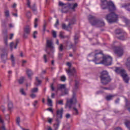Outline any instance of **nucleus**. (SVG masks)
I'll list each match as a JSON object with an SVG mask.
<instances>
[{"instance_id":"f257e3e1","label":"nucleus","mask_w":130,"mask_h":130,"mask_svg":"<svg viewBox=\"0 0 130 130\" xmlns=\"http://www.w3.org/2000/svg\"><path fill=\"white\" fill-rule=\"evenodd\" d=\"M102 10H109V12H114L116 11V7L112 2H108L107 0L102 1L101 5Z\"/></svg>"},{"instance_id":"f03ea898","label":"nucleus","mask_w":130,"mask_h":130,"mask_svg":"<svg viewBox=\"0 0 130 130\" xmlns=\"http://www.w3.org/2000/svg\"><path fill=\"white\" fill-rule=\"evenodd\" d=\"M88 21L92 26H96V27H104L105 26V22L103 20L98 19L91 15L88 16Z\"/></svg>"},{"instance_id":"7ed1b4c3","label":"nucleus","mask_w":130,"mask_h":130,"mask_svg":"<svg viewBox=\"0 0 130 130\" xmlns=\"http://www.w3.org/2000/svg\"><path fill=\"white\" fill-rule=\"evenodd\" d=\"M100 78L101 79V82L103 85H107L108 83L111 82L110 76H109V74L106 71H103L101 72Z\"/></svg>"},{"instance_id":"20e7f679","label":"nucleus","mask_w":130,"mask_h":130,"mask_svg":"<svg viewBox=\"0 0 130 130\" xmlns=\"http://www.w3.org/2000/svg\"><path fill=\"white\" fill-rule=\"evenodd\" d=\"M105 19L109 24L116 23L118 21V15L115 14L114 12H111L106 15Z\"/></svg>"},{"instance_id":"39448f33","label":"nucleus","mask_w":130,"mask_h":130,"mask_svg":"<svg viewBox=\"0 0 130 130\" xmlns=\"http://www.w3.org/2000/svg\"><path fill=\"white\" fill-rule=\"evenodd\" d=\"M116 74L121 75V76L123 78V80L126 84H128V81H129V77L126 74L124 69H122L120 67H116L115 70Z\"/></svg>"},{"instance_id":"423d86ee","label":"nucleus","mask_w":130,"mask_h":130,"mask_svg":"<svg viewBox=\"0 0 130 130\" xmlns=\"http://www.w3.org/2000/svg\"><path fill=\"white\" fill-rule=\"evenodd\" d=\"M62 114H63V109L61 108L60 109L57 110L56 111V123L54 124V128L55 130L58 129V127L59 126V123L60 121L59 119L62 118Z\"/></svg>"},{"instance_id":"0eeeda50","label":"nucleus","mask_w":130,"mask_h":130,"mask_svg":"<svg viewBox=\"0 0 130 130\" xmlns=\"http://www.w3.org/2000/svg\"><path fill=\"white\" fill-rule=\"evenodd\" d=\"M77 102V98L76 97V93H74L73 97L70 100L67 101L66 106H68L69 109H71L72 107H73V105H76Z\"/></svg>"},{"instance_id":"6e6552de","label":"nucleus","mask_w":130,"mask_h":130,"mask_svg":"<svg viewBox=\"0 0 130 130\" xmlns=\"http://www.w3.org/2000/svg\"><path fill=\"white\" fill-rule=\"evenodd\" d=\"M102 63V64H105V66H110L112 63V58L108 55L104 56Z\"/></svg>"},{"instance_id":"1a4fd4ad","label":"nucleus","mask_w":130,"mask_h":130,"mask_svg":"<svg viewBox=\"0 0 130 130\" xmlns=\"http://www.w3.org/2000/svg\"><path fill=\"white\" fill-rule=\"evenodd\" d=\"M101 53H102V51L95 54L94 58L93 60V61L95 62V64H102V58H103V57L100 55Z\"/></svg>"},{"instance_id":"9d476101","label":"nucleus","mask_w":130,"mask_h":130,"mask_svg":"<svg viewBox=\"0 0 130 130\" xmlns=\"http://www.w3.org/2000/svg\"><path fill=\"white\" fill-rule=\"evenodd\" d=\"M114 52L115 54H116L117 56L120 57L123 55V48L121 46L115 47Z\"/></svg>"},{"instance_id":"9b49d317","label":"nucleus","mask_w":130,"mask_h":130,"mask_svg":"<svg viewBox=\"0 0 130 130\" xmlns=\"http://www.w3.org/2000/svg\"><path fill=\"white\" fill-rule=\"evenodd\" d=\"M50 48L51 49H53V46L52 45V41L50 40H47L46 41V49L45 51L50 56L52 57V56L50 54V52L47 51V49Z\"/></svg>"},{"instance_id":"f8f14e48","label":"nucleus","mask_w":130,"mask_h":130,"mask_svg":"<svg viewBox=\"0 0 130 130\" xmlns=\"http://www.w3.org/2000/svg\"><path fill=\"white\" fill-rule=\"evenodd\" d=\"M67 66L69 67V69L67 70V73L69 74V77L74 76L75 74H76V70L75 69V68L71 69V68L72 67V63H71V62H68L67 63Z\"/></svg>"},{"instance_id":"ddd939ff","label":"nucleus","mask_w":130,"mask_h":130,"mask_svg":"<svg viewBox=\"0 0 130 130\" xmlns=\"http://www.w3.org/2000/svg\"><path fill=\"white\" fill-rule=\"evenodd\" d=\"M24 35H23V37L24 38H27V37H28V35H29V34H30V32H31V26H30V25H26L24 28Z\"/></svg>"},{"instance_id":"4468645a","label":"nucleus","mask_w":130,"mask_h":130,"mask_svg":"<svg viewBox=\"0 0 130 130\" xmlns=\"http://www.w3.org/2000/svg\"><path fill=\"white\" fill-rule=\"evenodd\" d=\"M2 52H3V53L1 54V58L4 63H6V61L8 59V53L5 49H3Z\"/></svg>"},{"instance_id":"2eb2a0df","label":"nucleus","mask_w":130,"mask_h":130,"mask_svg":"<svg viewBox=\"0 0 130 130\" xmlns=\"http://www.w3.org/2000/svg\"><path fill=\"white\" fill-rule=\"evenodd\" d=\"M74 24H75V22L73 20H72L69 23V24L67 26L64 23L62 24V29H64L65 30L69 31V29H72V27H71V25H74Z\"/></svg>"},{"instance_id":"dca6fc26","label":"nucleus","mask_w":130,"mask_h":130,"mask_svg":"<svg viewBox=\"0 0 130 130\" xmlns=\"http://www.w3.org/2000/svg\"><path fill=\"white\" fill-rule=\"evenodd\" d=\"M19 42H20V40L19 39H16L15 43H14V42H11L10 45L11 50H13V47L15 48V49H16L17 48V46H18V44H19Z\"/></svg>"},{"instance_id":"f3484780","label":"nucleus","mask_w":130,"mask_h":130,"mask_svg":"<svg viewBox=\"0 0 130 130\" xmlns=\"http://www.w3.org/2000/svg\"><path fill=\"white\" fill-rule=\"evenodd\" d=\"M74 43L75 45H73L71 44L69 46V47L70 48H72L73 49V51H76V49L77 48L76 45L79 43V40H74Z\"/></svg>"},{"instance_id":"a211bd4d","label":"nucleus","mask_w":130,"mask_h":130,"mask_svg":"<svg viewBox=\"0 0 130 130\" xmlns=\"http://www.w3.org/2000/svg\"><path fill=\"white\" fill-rule=\"evenodd\" d=\"M68 7H69L70 9L73 10V11H75V9L78 8V3L69 4Z\"/></svg>"},{"instance_id":"6ab92c4d","label":"nucleus","mask_w":130,"mask_h":130,"mask_svg":"<svg viewBox=\"0 0 130 130\" xmlns=\"http://www.w3.org/2000/svg\"><path fill=\"white\" fill-rule=\"evenodd\" d=\"M121 8H123L130 13V3L124 4L121 5Z\"/></svg>"},{"instance_id":"aec40b11","label":"nucleus","mask_w":130,"mask_h":130,"mask_svg":"<svg viewBox=\"0 0 130 130\" xmlns=\"http://www.w3.org/2000/svg\"><path fill=\"white\" fill-rule=\"evenodd\" d=\"M13 108H14V106H13V102H9L8 103V110L10 112H12L13 111Z\"/></svg>"},{"instance_id":"412c9836","label":"nucleus","mask_w":130,"mask_h":130,"mask_svg":"<svg viewBox=\"0 0 130 130\" xmlns=\"http://www.w3.org/2000/svg\"><path fill=\"white\" fill-rule=\"evenodd\" d=\"M7 30L5 32H3L5 34L4 36V43L6 46H8V35L7 34Z\"/></svg>"},{"instance_id":"4be33fe9","label":"nucleus","mask_w":130,"mask_h":130,"mask_svg":"<svg viewBox=\"0 0 130 130\" xmlns=\"http://www.w3.org/2000/svg\"><path fill=\"white\" fill-rule=\"evenodd\" d=\"M114 97H115V94H110L107 95L106 97V100H107V101H110V100H112V99L114 98Z\"/></svg>"},{"instance_id":"5701e85b","label":"nucleus","mask_w":130,"mask_h":130,"mask_svg":"<svg viewBox=\"0 0 130 130\" xmlns=\"http://www.w3.org/2000/svg\"><path fill=\"white\" fill-rule=\"evenodd\" d=\"M5 121L3 119H2V116H0V123H2V126H1V128L2 130H6V126L4 124Z\"/></svg>"},{"instance_id":"b1692460","label":"nucleus","mask_w":130,"mask_h":130,"mask_svg":"<svg viewBox=\"0 0 130 130\" xmlns=\"http://www.w3.org/2000/svg\"><path fill=\"white\" fill-rule=\"evenodd\" d=\"M26 74L29 78L31 80V76H33V73L30 70L27 69L26 70Z\"/></svg>"},{"instance_id":"393cba45","label":"nucleus","mask_w":130,"mask_h":130,"mask_svg":"<svg viewBox=\"0 0 130 130\" xmlns=\"http://www.w3.org/2000/svg\"><path fill=\"white\" fill-rule=\"evenodd\" d=\"M35 85L37 87H38V86H40V85H41V80H39L38 77H36V82H35Z\"/></svg>"},{"instance_id":"a878e982","label":"nucleus","mask_w":130,"mask_h":130,"mask_svg":"<svg viewBox=\"0 0 130 130\" xmlns=\"http://www.w3.org/2000/svg\"><path fill=\"white\" fill-rule=\"evenodd\" d=\"M31 10H32L34 14L36 15L37 14V8H36V4H34L32 7H31Z\"/></svg>"},{"instance_id":"bb28decb","label":"nucleus","mask_w":130,"mask_h":130,"mask_svg":"<svg viewBox=\"0 0 130 130\" xmlns=\"http://www.w3.org/2000/svg\"><path fill=\"white\" fill-rule=\"evenodd\" d=\"M124 124L126 125V127L130 130V121L128 120H125Z\"/></svg>"},{"instance_id":"cd10ccee","label":"nucleus","mask_w":130,"mask_h":130,"mask_svg":"<svg viewBox=\"0 0 130 130\" xmlns=\"http://www.w3.org/2000/svg\"><path fill=\"white\" fill-rule=\"evenodd\" d=\"M10 59L12 61V67H15L16 63L15 62V57L14 56V55L12 54L11 55Z\"/></svg>"},{"instance_id":"c85d7f7f","label":"nucleus","mask_w":130,"mask_h":130,"mask_svg":"<svg viewBox=\"0 0 130 130\" xmlns=\"http://www.w3.org/2000/svg\"><path fill=\"white\" fill-rule=\"evenodd\" d=\"M66 89V85L65 84H60L58 85L57 87V90H64Z\"/></svg>"},{"instance_id":"c756f323","label":"nucleus","mask_w":130,"mask_h":130,"mask_svg":"<svg viewBox=\"0 0 130 130\" xmlns=\"http://www.w3.org/2000/svg\"><path fill=\"white\" fill-rule=\"evenodd\" d=\"M64 32L62 31H60L59 34V37L62 38V39H64V38H68L69 37L68 36H63Z\"/></svg>"},{"instance_id":"7c9ffc66","label":"nucleus","mask_w":130,"mask_h":130,"mask_svg":"<svg viewBox=\"0 0 130 130\" xmlns=\"http://www.w3.org/2000/svg\"><path fill=\"white\" fill-rule=\"evenodd\" d=\"M25 80V78L24 77H21L19 80H18V83L20 84H23L24 83V81Z\"/></svg>"},{"instance_id":"2f4dec72","label":"nucleus","mask_w":130,"mask_h":130,"mask_svg":"<svg viewBox=\"0 0 130 130\" xmlns=\"http://www.w3.org/2000/svg\"><path fill=\"white\" fill-rule=\"evenodd\" d=\"M21 121V118L20 117H17L16 118V123L18 126H20V122Z\"/></svg>"},{"instance_id":"473e14b6","label":"nucleus","mask_w":130,"mask_h":130,"mask_svg":"<svg viewBox=\"0 0 130 130\" xmlns=\"http://www.w3.org/2000/svg\"><path fill=\"white\" fill-rule=\"evenodd\" d=\"M117 39L119 40H125V37L123 35L120 36L119 37H117Z\"/></svg>"},{"instance_id":"72a5a7b5","label":"nucleus","mask_w":130,"mask_h":130,"mask_svg":"<svg viewBox=\"0 0 130 130\" xmlns=\"http://www.w3.org/2000/svg\"><path fill=\"white\" fill-rule=\"evenodd\" d=\"M4 13L6 18H9V17H10V11L9 10H6Z\"/></svg>"},{"instance_id":"f704fd0d","label":"nucleus","mask_w":130,"mask_h":130,"mask_svg":"<svg viewBox=\"0 0 130 130\" xmlns=\"http://www.w3.org/2000/svg\"><path fill=\"white\" fill-rule=\"evenodd\" d=\"M31 93H37L38 92V87H35L31 90Z\"/></svg>"},{"instance_id":"c9c22d12","label":"nucleus","mask_w":130,"mask_h":130,"mask_svg":"<svg viewBox=\"0 0 130 130\" xmlns=\"http://www.w3.org/2000/svg\"><path fill=\"white\" fill-rule=\"evenodd\" d=\"M73 110L75 112L74 113V114L75 115H78V114H79V111L78 110V109H77V108H76V107H73Z\"/></svg>"},{"instance_id":"e433bc0d","label":"nucleus","mask_w":130,"mask_h":130,"mask_svg":"<svg viewBox=\"0 0 130 130\" xmlns=\"http://www.w3.org/2000/svg\"><path fill=\"white\" fill-rule=\"evenodd\" d=\"M37 26H38V19L36 18L34 22L35 28H37Z\"/></svg>"},{"instance_id":"4c0bfd02","label":"nucleus","mask_w":130,"mask_h":130,"mask_svg":"<svg viewBox=\"0 0 130 130\" xmlns=\"http://www.w3.org/2000/svg\"><path fill=\"white\" fill-rule=\"evenodd\" d=\"M115 34H117V35H119V34H122V31L120 29H117L115 31Z\"/></svg>"},{"instance_id":"58836bf2","label":"nucleus","mask_w":130,"mask_h":130,"mask_svg":"<svg viewBox=\"0 0 130 130\" xmlns=\"http://www.w3.org/2000/svg\"><path fill=\"white\" fill-rule=\"evenodd\" d=\"M48 106H52V101L50 99H48Z\"/></svg>"},{"instance_id":"ea45409f","label":"nucleus","mask_w":130,"mask_h":130,"mask_svg":"<svg viewBox=\"0 0 130 130\" xmlns=\"http://www.w3.org/2000/svg\"><path fill=\"white\" fill-rule=\"evenodd\" d=\"M38 103V101H35L34 102L32 103V105H34V108L35 109H37V104Z\"/></svg>"},{"instance_id":"a19ab883","label":"nucleus","mask_w":130,"mask_h":130,"mask_svg":"<svg viewBox=\"0 0 130 130\" xmlns=\"http://www.w3.org/2000/svg\"><path fill=\"white\" fill-rule=\"evenodd\" d=\"M27 1V3L26 5L28 7V8H29L30 9H31V2H30V0H26Z\"/></svg>"},{"instance_id":"79ce46f5","label":"nucleus","mask_w":130,"mask_h":130,"mask_svg":"<svg viewBox=\"0 0 130 130\" xmlns=\"http://www.w3.org/2000/svg\"><path fill=\"white\" fill-rule=\"evenodd\" d=\"M26 16L27 18H31V12L30 11H27L26 13Z\"/></svg>"},{"instance_id":"37998d69","label":"nucleus","mask_w":130,"mask_h":130,"mask_svg":"<svg viewBox=\"0 0 130 130\" xmlns=\"http://www.w3.org/2000/svg\"><path fill=\"white\" fill-rule=\"evenodd\" d=\"M79 37H80L79 36V34H75V35L74 36V40H79Z\"/></svg>"},{"instance_id":"c03bdc74","label":"nucleus","mask_w":130,"mask_h":130,"mask_svg":"<svg viewBox=\"0 0 130 130\" xmlns=\"http://www.w3.org/2000/svg\"><path fill=\"white\" fill-rule=\"evenodd\" d=\"M43 58L44 60V62L46 63V62H47V56L46 55V54L44 55Z\"/></svg>"},{"instance_id":"a18cd8bd","label":"nucleus","mask_w":130,"mask_h":130,"mask_svg":"<svg viewBox=\"0 0 130 130\" xmlns=\"http://www.w3.org/2000/svg\"><path fill=\"white\" fill-rule=\"evenodd\" d=\"M37 35V31H35L32 35L33 38H34V39H36V38H37V37L36 36Z\"/></svg>"},{"instance_id":"49530a36","label":"nucleus","mask_w":130,"mask_h":130,"mask_svg":"<svg viewBox=\"0 0 130 130\" xmlns=\"http://www.w3.org/2000/svg\"><path fill=\"white\" fill-rule=\"evenodd\" d=\"M20 93H21L22 95H26V92H25L23 88L20 89Z\"/></svg>"},{"instance_id":"de8ad7c7","label":"nucleus","mask_w":130,"mask_h":130,"mask_svg":"<svg viewBox=\"0 0 130 130\" xmlns=\"http://www.w3.org/2000/svg\"><path fill=\"white\" fill-rule=\"evenodd\" d=\"M59 51H62V50H63V45H62V44H60L59 45Z\"/></svg>"},{"instance_id":"09e8293b","label":"nucleus","mask_w":130,"mask_h":130,"mask_svg":"<svg viewBox=\"0 0 130 130\" xmlns=\"http://www.w3.org/2000/svg\"><path fill=\"white\" fill-rule=\"evenodd\" d=\"M52 34L53 37L54 38H56V31L53 30Z\"/></svg>"},{"instance_id":"8fccbe9b","label":"nucleus","mask_w":130,"mask_h":130,"mask_svg":"<svg viewBox=\"0 0 130 130\" xmlns=\"http://www.w3.org/2000/svg\"><path fill=\"white\" fill-rule=\"evenodd\" d=\"M1 110L3 112H5V111H6V107H5V106H3V105L1 106Z\"/></svg>"},{"instance_id":"3c124183","label":"nucleus","mask_w":130,"mask_h":130,"mask_svg":"<svg viewBox=\"0 0 130 130\" xmlns=\"http://www.w3.org/2000/svg\"><path fill=\"white\" fill-rule=\"evenodd\" d=\"M66 80H67V78H66V76H62L61 77L60 80L62 82H64V81H66Z\"/></svg>"},{"instance_id":"603ef678","label":"nucleus","mask_w":130,"mask_h":130,"mask_svg":"<svg viewBox=\"0 0 130 130\" xmlns=\"http://www.w3.org/2000/svg\"><path fill=\"white\" fill-rule=\"evenodd\" d=\"M58 25H59V20H58V19H57L54 26L56 27H57V26H58Z\"/></svg>"},{"instance_id":"864d4df0","label":"nucleus","mask_w":130,"mask_h":130,"mask_svg":"<svg viewBox=\"0 0 130 130\" xmlns=\"http://www.w3.org/2000/svg\"><path fill=\"white\" fill-rule=\"evenodd\" d=\"M57 103H58V104H59L60 105H63V101L62 100L58 101L57 102Z\"/></svg>"},{"instance_id":"5fc2aeb1","label":"nucleus","mask_w":130,"mask_h":130,"mask_svg":"<svg viewBox=\"0 0 130 130\" xmlns=\"http://www.w3.org/2000/svg\"><path fill=\"white\" fill-rule=\"evenodd\" d=\"M78 86H79V81H77V80H75V87L76 89H78Z\"/></svg>"},{"instance_id":"6e6d98bb","label":"nucleus","mask_w":130,"mask_h":130,"mask_svg":"<svg viewBox=\"0 0 130 130\" xmlns=\"http://www.w3.org/2000/svg\"><path fill=\"white\" fill-rule=\"evenodd\" d=\"M47 119H48V122L49 123H51L52 122V118H48Z\"/></svg>"},{"instance_id":"4d7b16f0","label":"nucleus","mask_w":130,"mask_h":130,"mask_svg":"<svg viewBox=\"0 0 130 130\" xmlns=\"http://www.w3.org/2000/svg\"><path fill=\"white\" fill-rule=\"evenodd\" d=\"M126 101V106H128L130 105V101H127V100L125 99Z\"/></svg>"},{"instance_id":"13d9d810","label":"nucleus","mask_w":130,"mask_h":130,"mask_svg":"<svg viewBox=\"0 0 130 130\" xmlns=\"http://www.w3.org/2000/svg\"><path fill=\"white\" fill-rule=\"evenodd\" d=\"M63 55V54L62 53H58V57H59V58H61V57H62Z\"/></svg>"},{"instance_id":"bf43d9fd","label":"nucleus","mask_w":130,"mask_h":130,"mask_svg":"<svg viewBox=\"0 0 130 130\" xmlns=\"http://www.w3.org/2000/svg\"><path fill=\"white\" fill-rule=\"evenodd\" d=\"M46 22H45L43 25V31H45V30H46Z\"/></svg>"},{"instance_id":"052dcab7","label":"nucleus","mask_w":130,"mask_h":130,"mask_svg":"<svg viewBox=\"0 0 130 130\" xmlns=\"http://www.w3.org/2000/svg\"><path fill=\"white\" fill-rule=\"evenodd\" d=\"M102 89H104V90H112V89H111V88L110 87H102Z\"/></svg>"},{"instance_id":"680f3d73","label":"nucleus","mask_w":130,"mask_h":130,"mask_svg":"<svg viewBox=\"0 0 130 130\" xmlns=\"http://www.w3.org/2000/svg\"><path fill=\"white\" fill-rule=\"evenodd\" d=\"M103 91H102V90H100V91H97V92H96V95H98V94H103Z\"/></svg>"},{"instance_id":"e2e57ef3","label":"nucleus","mask_w":130,"mask_h":130,"mask_svg":"<svg viewBox=\"0 0 130 130\" xmlns=\"http://www.w3.org/2000/svg\"><path fill=\"white\" fill-rule=\"evenodd\" d=\"M124 21L126 24H128L129 20L127 19L124 18Z\"/></svg>"},{"instance_id":"0e129e2a","label":"nucleus","mask_w":130,"mask_h":130,"mask_svg":"<svg viewBox=\"0 0 130 130\" xmlns=\"http://www.w3.org/2000/svg\"><path fill=\"white\" fill-rule=\"evenodd\" d=\"M13 37H14V34H11L10 35L9 39H10V40H12V39H13Z\"/></svg>"},{"instance_id":"69168bd1","label":"nucleus","mask_w":130,"mask_h":130,"mask_svg":"<svg viewBox=\"0 0 130 130\" xmlns=\"http://www.w3.org/2000/svg\"><path fill=\"white\" fill-rule=\"evenodd\" d=\"M50 87L52 91H54V87L53 86V84H51Z\"/></svg>"},{"instance_id":"338daca9","label":"nucleus","mask_w":130,"mask_h":130,"mask_svg":"<svg viewBox=\"0 0 130 130\" xmlns=\"http://www.w3.org/2000/svg\"><path fill=\"white\" fill-rule=\"evenodd\" d=\"M30 97H31L32 99H34L36 97V94L32 93L30 94Z\"/></svg>"},{"instance_id":"774afa93","label":"nucleus","mask_w":130,"mask_h":130,"mask_svg":"<svg viewBox=\"0 0 130 130\" xmlns=\"http://www.w3.org/2000/svg\"><path fill=\"white\" fill-rule=\"evenodd\" d=\"M115 130H122V128L120 127H117L115 128Z\"/></svg>"}]
</instances>
